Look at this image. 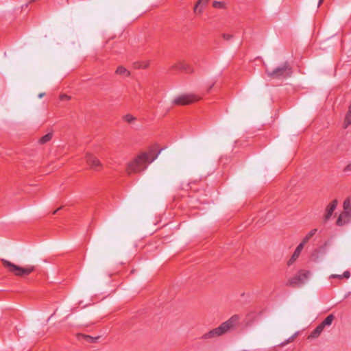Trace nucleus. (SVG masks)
Returning <instances> with one entry per match:
<instances>
[{"label": "nucleus", "mask_w": 351, "mask_h": 351, "mask_svg": "<svg viewBox=\"0 0 351 351\" xmlns=\"http://www.w3.org/2000/svg\"><path fill=\"white\" fill-rule=\"evenodd\" d=\"M160 150L154 155V151L143 152L138 155L131 161L127 167L128 173H138L147 169V165L156 160L160 154Z\"/></svg>", "instance_id": "1"}, {"label": "nucleus", "mask_w": 351, "mask_h": 351, "mask_svg": "<svg viewBox=\"0 0 351 351\" xmlns=\"http://www.w3.org/2000/svg\"><path fill=\"white\" fill-rule=\"evenodd\" d=\"M240 317L238 315H232L229 319L223 322L219 327L214 328L203 335L204 339H211L219 337L238 324Z\"/></svg>", "instance_id": "2"}, {"label": "nucleus", "mask_w": 351, "mask_h": 351, "mask_svg": "<svg viewBox=\"0 0 351 351\" xmlns=\"http://www.w3.org/2000/svg\"><path fill=\"white\" fill-rule=\"evenodd\" d=\"M1 261L3 266L6 267L10 272L13 273L16 276H27L35 269V267L32 265H27L25 267H21L4 258H2Z\"/></svg>", "instance_id": "3"}, {"label": "nucleus", "mask_w": 351, "mask_h": 351, "mask_svg": "<svg viewBox=\"0 0 351 351\" xmlns=\"http://www.w3.org/2000/svg\"><path fill=\"white\" fill-rule=\"evenodd\" d=\"M267 75L272 79H284L290 77L291 75V68L288 62H285L281 66L274 70H269L267 67L265 69Z\"/></svg>", "instance_id": "4"}, {"label": "nucleus", "mask_w": 351, "mask_h": 351, "mask_svg": "<svg viewBox=\"0 0 351 351\" xmlns=\"http://www.w3.org/2000/svg\"><path fill=\"white\" fill-rule=\"evenodd\" d=\"M201 97L194 93H184L176 97L172 101V104L178 106H184L191 104L195 101H199Z\"/></svg>", "instance_id": "5"}, {"label": "nucleus", "mask_w": 351, "mask_h": 351, "mask_svg": "<svg viewBox=\"0 0 351 351\" xmlns=\"http://www.w3.org/2000/svg\"><path fill=\"white\" fill-rule=\"evenodd\" d=\"M309 275L308 271L300 270L297 274L288 280L286 285L292 287H300L308 280Z\"/></svg>", "instance_id": "6"}, {"label": "nucleus", "mask_w": 351, "mask_h": 351, "mask_svg": "<svg viewBox=\"0 0 351 351\" xmlns=\"http://www.w3.org/2000/svg\"><path fill=\"white\" fill-rule=\"evenodd\" d=\"M85 158L87 164L94 170H98L101 165L100 161L90 153L86 154Z\"/></svg>", "instance_id": "7"}, {"label": "nucleus", "mask_w": 351, "mask_h": 351, "mask_svg": "<svg viewBox=\"0 0 351 351\" xmlns=\"http://www.w3.org/2000/svg\"><path fill=\"white\" fill-rule=\"evenodd\" d=\"M351 219V214L350 211L343 210L339 216L337 224L339 226L348 223Z\"/></svg>", "instance_id": "8"}, {"label": "nucleus", "mask_w": 351, "mask_h": 351, "mask_svg": "<svg viewBox=\"0 0 351 351\" xmlns=\"http://www.w3.org/2000/svg\"><path fill=\"white\" fill-rule=\"evenodd\" d=\"M304 245H303V244H301L300 243L296 249L295 250L293 255L291 256V257L290 258V259L289 260L287 264L289 266L291 265L295 261L296 259L299 257L303 247H304Z\"/></svg>", "instance_id": "9"}, {"label": "nucleus", "mask_w": 351, "mask_h": 351, "mask_svg": "<svg viewBox=\"0 0 351 351\" xmlns=\"http://www.w3.org/2000/svg\"><path fill=\"white\" fill-rule=\"evenodd\" d=\"M337 206V201L336 199L333 200L327 207L326 213L324 217V220H328L332 216L334 210H335Z\"/></svg>", "instance_id": "10"}, {"label": "nucleus", "mask_w": 351, "mask_h": 351, "mask_svg": "<svg viewBox=\"0 0 351 351\" xmlns=\"http://www.w3.org/2000/svg\"><path fill=\"white\" fill-rule=\"evenodd\" d=\"M209 0H198L195 4L193 11L195 14H201Z\"/></svg>", "instance_id": "11"}, {"label": "nucleus", "mask_w": 351, "mask_h": 351, "mask_svg": "<svg viewBox=\"0 0 351 351\" xmlns=\"http://www.w3.org/2000/svg\"><path fill=\"white\" fill-rule=\"evenodd\" d=\"M324 327L319 324L310 334L308 338L315 339L319 336L322 332L324 330Z\"/></svg>", "instance_id": "12"}, {"label": "nucleus", "mask_w": 351, "mask_h": 351, "mask_svg": "<svg viewBox=\"0 0 351 351\" xmlns=\"http://www.w3.org/2000/svg\"><path fill=\"white\" fill-rule=\"evenodd\" d=\"M350 125H351V105H350V106L348 108V111L347 112V113L346 114L344 121L343 123V128L346 129Z\"/></svg>", "instance_id": "13"}, {"label": "nucleus", "mask_w": 351, "mask_h": 351, "mask_svg": "<svg viewBox=\"0 0 351 351\" xmlns=\"http://www.w3.org/2000/svg\"><path fill=\"white\" fill-rule=\"evenodd\" d=\"M174 66L176 69L183 70L187 73H191L193 71V69L191 68V66L184 62H179Z\"/></svg>", "instance_id": "14"}, {"label": "nucleus", "mask_w": 351, "mask_h": 351, "mask_svg": "<svg viewBox=\"0 0 351 351\" xmlns=\"http://www.w3.org/2000/svg\"><path fill=\"white\" fill-rule=\"evenodd\" d=\"M116 74L128 77L130 75V73L123 66H119L115 71Z\"/></svg>", "instance_id": "15"}, {"label": "nucleus", "mask_w": 351, "mask_h": 351, "mask_svg": "<svg viewBox=\"0 0 351 351\" xmlns=\"http://www.w3.org/2000/svg\"><path fill=\"white\" fill-rule=\"evenodd\" d=\"M350 277V273L349 271H345L343 272V274L340 275V274H331L330 276V278H339V279H342V278H346V279H348Z\"/></svg>", "instance_id": "16"}, {"label": "nucleus", "mask_w": 351, "mask_h": 351, "mask_svg": "<svg viewBox=\"0 0 351 351\" xmlns=\"http://www.w3.org/2000/svg\"><path fill=\"white\" fill-rule=\"evenodd\" d=\"M317 230L316 228L311 230L303 239L302 241L300 243L304 245L309 239L317 232Z\"/></svg>", "instance_id": "17"}, {"label": "nucleus", "mask_w": 351, "mask_h": 351, "mask_svg": "<svg viewBox=\"0 0 351 351\" xmlns=\"http://www.w3.org/2000/svg\"><path fill=\"white\" fill-rule=\"evenodd\" d=\"M335 319V316L332 314L328 315L324 320L320 323L324 327L326 326H330L332 324V321Z\"/></svg>", "instance_id": "18"}, {"label": "nucleus", "mask_w": 351, "mask_h": 351, "mask_svg": "<svg viewBox=\"0 0 351 351\" xmlns=\"http://www.w3.org/2000/svg\"><path fill=\"white\" fill-rule=\"evenodd\" d=\"M52 136H53L52 132H49V133L45 134V136H43V137H41L39 139V143L45 144V143L49 142L52 138Z\"/></svg>", "instance_id": "19"}, {"label": "nucleus", "mask_w": 351, "mask_h": 351, "mask_svg": "<svg viewBox=\"0 0 351 351\" xmlns=\"http://www.w3.org/2000/svg\"><path fill=\"white\" fill-rule=\"evenodd\" d=\"M82 337L88 343H96L97 339L99 338V336L93 337L86 335H83Z\"/></svg>", "instance_id": "20"}, {"label": "nucleus", "mask_w": 351, "mask_h": 351, "mask_svg": "<svg viewBox=\"0 0 351 351\" xmlns=\"http://www.w3.org/2000/svg\"><path fill=\"white\" fill-rule=\"evenodd\" d=\"M148 66H149V62L145 61V62H141L136 63L135 65V67L146 69L147 67H148Z\"/></svg>", "instance_id": "21"}, {"label": "nucleus", "mask_w": 351, "mask_h": 351, "mask_svg": "<svg viewBox=\"0 0 351 351\" xmlns=\"http://www.w3.org/2000/svg\"><path fill=\"white\" fill-rule=\"evenodd\" d=\"M123 119L128 123H131L133 121H134L136 118L133 117L132 114H128L123 117Z\"/></svg>", "instance_id": "22"}, {"label": "nucleus", "mask_w": 351, "mask_h": 351, "mask_svg": "<svg viewBox=\"0 0 351 351\" xmlns=\"http://www.w3.org/2000/svg\"><path fill=\"white\" fill-rule=\"evenodd\" d=\"M213 6L215 8H223L224 3L221 1H215L213 3Z\"/></svg>", "instance_id": "23"}, {"label": "nucleus", "mask_w": 351, "mask_h": 351, "mask_svg": "<svg viewBox=\"0 0 351 351\" xmlns=\"http://www.w3.org/2000/svg\"><path fill=\"white\" fill-rule=\"evenodd\" d=\"M350 208V201L349 199H346L343 202V209L346 211H349Z\"/></svg>", "instance_id": "24"}, {"label": "nucleus", "mask_w": 351, "mask_h": 351, "mask_svg": "<svg viewBox=\"0 0 351 351\" xmlns=\"http://www.w3.org/2000/svg\"><path fill=\"white\" fill-rule=\"evenodd\" d=\"M222 38L224 40H230V39H232L233 38V36L232 34L224 33V34H222Z\"/></svg>", "instance_id": "25"}, {"label": "nucleus", "mask_w": 351, "mask_h": 351, "mask_svg": "<svg viewBox=\"0 0 351 351\" xmlns=\"http://www.w3.org/2000/svg\"><path fill=\"white\" fill-rule=\"evenodd\" d=\"M345 172L351 171V163L346 165L343 169Z\"/></svg>", "instance_id": "26"}, {"label": "nucleus", "mask_w": 351, "mask_h": 351, "mask_svg": "<svg viewBox=\"0 0 351 351\" xmlns=\"http://www.w3.org/2000/svg\"><path fill=\"white\" fill-rule=\"evenodd\" d=\"M294 337H295V335H293V336L291 337H290V338L287 341V342H285V343H283V345H285V344H287V343H289V342L292 341L293 340V339H294Z\"/></svg>", "instance_id": "27"}, {"label": "nucleus", "mask_w": 351, "mask_h": 351, "mask_svg": "<svg viewBox=\"0 0 351 351\" xmlns=\"http://www.w3.org/2000/svg\"><path fill=\"white\" fill-rule=\"evenodd\" d=\"M61 99H69V96H67V95H62L61 96Z\"/></svg>", "instance_id": "28"}, {"label": "nucleus", "mask_w": 351, "mask_h": 351, "mask_svg": "<svg viewBox=\"0 0 351 351\" xmlns=\"http://www.w3.org/2000/svg\"><path fill=\"white\" fill-rule=\"evenodd\" d=\"M61 208H62V207H60V208H58L57 210H54V211L52 213V214H53V215L56 214V213H57V212H58L59 210H60Z\"/></svg>", "instance_id": "29"}, {"label": "nucleus", "mask_w": 351, "mask_h": 351, "mask_svg": "<svg viewBox=\"0 0 351 351\" xmlns=\"http://www.w3.org/2000/svg\"><path fill=\"white\" fill-rule=\"evenodd\" d=\"M213 86H214V83H213L212 84H210V85L209 86L208 88V90L209 91V90L212 88V87H213Z\"/></svg>", "instance_id": "30"}, {"label": "nucleus", "mask_w": 351, "mask_h": 351, "mask_svg": "<svg viewBox=\"0 0 351 351\" xmlns=\"http://www.w3.org/2000/svg\"><path fill=\"white\" fill-rule=\"evenodd\" d=\"M44 95H45V93H40V94L38 95V97H39V98H42V97L44 96Z\"/></svg>", "instance_id": "31"}, {"label": "nucleus", "mask_w": 351, "mask_h": 351, "mask_svg": "<svg viewBox=\"0 0 351 351\" xmlns=\"http://www.w3.org/2000/svg\"><path fill=\"white\" fill-rule=\"evenodd\" d=\"M323 0H319V4H318V6H319L321 5V3H322Z\"/></svg>", "instance_id": "32"}, {"label": "nucleus", "mask_w": 351, "mask_h": 351, "mask_svg": "<svg viewBox=\"0 0 351 351\" xmlns=\"http://www.w3.org/2000/svg\"><path fill=\"white\" fill-rule=\"evenodd\" d=\"M32 1H36L37 0H32Z\"/></svg>", "instance_id": "33"}, {"label": "nucleus", "mask_w": 351, "mask_h": 351, "mask_svg": "<svg viewBox=\"0 0 351 351\" xmlns=\"http://www.w3.org/2000/svg\"><path fill=\"white\" fill-rule=\"evenodd\" d=\"M350 105H351V104H350Z\"/></svg>", "instance_id": "34"}]
</instances>
